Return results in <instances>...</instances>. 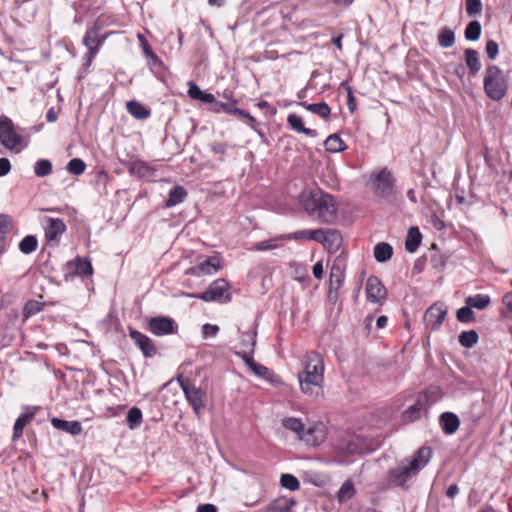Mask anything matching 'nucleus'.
Here are the masks:
<instances>
[{
	"label": "nucleus",
	"mask_w": 512,
	"mask_h": 512,
	"mask_svg": "<svg viewBox=\"0 0 512 512\" xmlns=\"http://www.w3.org/2000/svg\"><path fill=\"white\" fill-rule=\"evenodd\" d=\"M324 362L322 356L314 351L306 353L303 371L298 374L301 391L312 399L323 396Z\"/></svg>",
	"instance_id": "1"
},
{
	"label": "nucleus",
	"mask_w": 512,
	"mask_h": 512,
	"mask_svg": "<svg viewBox=\"0 0 512 512\" xmlns=\"http://www.w3.org/2000/svg\"><path fill=\"white\" fill-rule=\"evenodd\" d=\"M432 450L430 447H420L407 463L401 462L387 474V487H403L407 481L415 477L430 461Z\"/></svg>",
	"instance_id": "2"
},
{
	"label": "nucleus",
	"mask_w": 512,
	"mask_h": 512,
	"mask_svg": "<svg viewBox=\"0 0 512 512\" xmlns=\"http://www.w3.org/2000/svg\"><path fill=\"white\" fill-rule=\"evenodd\" d=\"M300 202L310 216L323 223H332L336 219L337 208L333 196L320 189L303 192Z\"/></svg>",
	"instance_id": "3"
},
{
	"label": "nucleus",
	"mask_w": 512,
	"mask_h": 512,
	"mask_svg": "<svg viewBox=\"0 0 512 512\" xmlns=\"http://www.w3.org/2000/svg\"><path fill=\"white\" fill-rule=\"evenodd\" d=\"M483 87L486 95L494 101H500L506 95L507 83L498 66L490 65L487 67Z\"/></svg>",
	"instance_id": "4"
},
{
	"label": "nucleus",
	"mask_w": 512,
	"mask_h": 512,
	"mask_svg": "<svg viewBox=\"0 0 512 512\" xmlns=\"http://www.w3.org/2000/svg\"><path fill=\"white\" fill-rule=\"evenodd\" d=\"M437 393L438 391L436 389H428L420 393L417 396L415 403L409 406L402 413L403 422L410 423L418 420L422 413H426L428 409L436 402Z\"/></svg>",
	"instance_id": "5"
},
{
	"label": "nucleus",
	"mask_w": 512,
	"mask_h": 512,
	"mask_svg": "<svg viewBox=\"0 0 512 512\" xmlns=\"http://www.w3.org/2000/svg\"><path fill=\"white\" fill-rule=\"evenodd\" d=\"M229 289L228 282L223 279H217L211 283L206 291L200 294L189 293L186 294L190 298H198L205 302H229L231 300L230 294L227 293Z\"/></svg>",
	"instance_id": "6"
},
{
	"label": "nucleus",
	"mask_w": 512,
	"mask_h": 512,
	"mask_svg": "<svg viewBox=\"0 0 512 512\" xmlns=\"http://www.w3.org/2000/svg\"><path fill=\"white\" fill-rule=\"evenodd\" d=\"M177 381L186 397L188 403L192 406L197 417L200 416L201 410L205 407L206 392L196 387L191 381L182 376H178Z\"/></svg>",
	"instance_id": "7"
},
{
	"label": "nucleus",
	"mask_w": 512,
	"mask_h": 512,
	"mask_svg": "<svg viewBox=\"0 0 512 512\" xmlns=\"http://www.w3.org/2000/svg\"><path fill=\"white\" fill-rule=\"evenodd\" d=\"M371 183L375 196L380 198H389L393 194L395 178L391 171L382 168L380 171L371 175Z\"/></svg>",
	"instance_id": "8"
},
{
	"label": "nucleus",
	"mask_w": 512,
	"mask_h": 512,
	"mask_svg": "<svg viewBox=\"0 0 512 512\" xmlns=\"http://www.w3.org/2000/svg\"><path fill=\"white\" fill-rule=\"evenodd\" d=\"M0 142L10 150L16 149L23 142V137L16 133L13 122L7 117L0 120Z\"/></svg>",
	"instance_id": "9"
},
{
	"label": "nucleus",
	"mask_w": 512,
	"mask_h": 512,
	"mask_svg": "<svg viewBox=\"0 0 512 512\" xmlns=\"http://www.w3.org/2000/svg\"><path fill=\"white\" fill-rule=\"evenodd\" d=\"M366 297L369 302L382 305L387 297V291L381 280L370 276L366 282Z\"/></svg>",
	"instance_id": "10"
},
{
	"label": "nucleus",
	"mask_w": 512,
	"mask_h": 512,
	"mask_svg": "<svg viewBox=\"0 0 512 512\" xmlns=\"http://www.w3.org/2000/svg\"><path fill=\"white\" fill-rule=\"evenodd\" d=\"M222 268L221 261L218 256L207 257L204 261L198 262L195 266L186 270L187 275L202 276L212 275Z\"/></svg>",
	"instance_id": "11"
},
{
	"label": "nucleus",
	"mask_w": 512,
	"mask_h": 512,
	"mask_svg": "<svg viewBox=\"0 0 512 512\" xmlns=\"http://www.w3.org/2000/svg\"><path fill=\"white\" fill-rule=\"evenodd\" d=\"M105 25V16L101 15L97 18L94 25L87 30L83 43L88 49V60L89 62L96 56L98 53V47L96 45L97 36L102 28Z\"/></svg>",
	"instance_id": "12"
},
{
	"label": "nucleus",
	"mask_w": 512,
	"mask_h": 512,
	"mask_svg": "<svg viewBox=\"0 0 512 512\" xmlns=\"http://www.w3.org/2000/svg\"><path fill=\"white\" fill-rule=\"evenodd\" d=\"M447 315V308L443 303H435L431 305L424 314L425 325L438 329Z\"/></svg>",
	"instance_id": "13"
},
{
	"label": "nucleus",
	"mask_w": 512,
	"mask_h": 512,
	"mask_svg": "<svg viewBox=\"0 0 512 512\" xmlns=\"http://www.w3.org/2000/svg\"><path fill=\"white\" fill-rule=\"evenodd\" d=\"M148 325L154 335L163 336L174 332L175 321L166 316H156L149 320Z\"/></svg>",
	"instance_id": "14"
},
{
	"label": "nucleus",
	"mask_w": 512,
	"mask_h": 512,
	"mask_svg": "<svg viewBox=\"0 0 512 512\" xmlns=\"http://www.w3.org/2000/svg\"><path fill=\"white\" fill-rule=\"evenodd\" d=\"M316 242L321 243L329 252H336L342 244V236L335 229H320Z\"/></svg>",
	"instance_id": "15"
},
{
	"label": "nucleus",
	"mask_w": 512,
	"mask_h": 512,
	"mask_svg": "<svg viewBox=\"0 0 512 512\" xmlns=\"http://www.w3.org/2000/svg\"><path fill=\"white\" fill-rule=\"evenodd\" d=\"M129 336L135 345L141 350L144 357L151 358L155 355L156 350L152 340L136 329H129Z\"/></svg>",
	"instance_id": "16"
},
{
	"label": "nucleus",
	"mask_w": 512,
	"mask_h": 512,
	"mask_svg": "<svg viewBox=\"0 0 512 512\" xmlns=\"http://www.w3.org/2000/svg\"><path fill=\"white\" fill-rule=\"evenodd\" d=\"M326 438V431L323 424H317L304 430L303 434L300 435V439L305 441L308 445L318 446L324 442Z\"/></svg>",
	"instance_id": "17"
},
{
	"label": "nucleus",
	"mask_w": 512,
	"mask_h": 512,
	"mask_svg": "<svg viewBox=\"0 0 512 512\" xmlns=\"http://www.w3.org/2000/svg\"><path fill=\"white\" fill-rule=\"evenodd\" d=\"M66 231V225L60 218H48L45 227V238L48 243H57L59 237Z\"/></svg>",
	"instance_id": "18"
},
{
	"label": "nucleus",
	"mask_w": 512,
	"mask_h": 512,
	"mask_svg": "<svg viewBox=\"0 0 512 512\" xmlns=\"http://www.w3.org/2000/svg\"><path fill=\"white\" fill-rule=\"evenodd\" d=\"M439 422L443 432L447 435L454 434L460 425L458 416L453 412H444L440 415Z\"/></svg>",
	"instance_id": "19"
},
{
	"label": "nucleus",
	"mask_w": 512,
	"mask_h": 512,
	"mask_svg": "<svg viewBox=\"0 0 512 512\" xmlns=\"http://www.w3.org/2000/svg\"><path fill=\"white\" fill-rule=\"evenodd\" d=\"M361 439L359 437H350L348 439L341 440L336 449L342 454H355L362 452Z\"/></svg>",
	"instance_id": "20"
},
{
	"label": "nucleus",
	"mask_w": 512,
	"mask_h": 512,
	"mask_svg": "<svg viewBox=\"0 0 512 512\" xmlns=\"http://www.w3.org/2000/svg\"><path fill=\"white\" fill-rule=\"evenodd\" d=\"M51 424L54 428L65 431L71 435H79L82 432L81 423L78 421H66L59 418H52Z\"/></svg>",
	"instance_id": "21"
},
{
	"label": "nucleus",
	"mask_w": 512,
	"mask_h": 512,
	"mask_svg": "<svg viewBox=\"0 0 512 512\" xmlns=\"http://www.w3.org/2000/svg\"><path fill=\"white\" fill-rule=\"evenodd\" d=\"M34 418V413H23L15 421L13 427L12 441L16 442L23 435V430L27 424H29Z\"/></svg>",
	"instance_id": "22"
},
{
	"label": "nucleus",
	"mask_w": 512,
	"mask_h": 512,
	"mask_svg": "<svg viewBox=\"0 0 512 512\" xmlns=\"http://www.w3.org/2000/svg\"><path fill=\"white\" fill-rule=\"evenodd\" d=\"M128 171L131 175H135L140 178L150 177L153 174V169L149 165L141 160L131 161L128 164Z\"/></svg>",
	"instance_id": "23"
},
{
	"label": "nucleus",
	"mask_w": 512,
	"mask_h": 512,
	"mask_svg": "<svg viewBox=\"0 0 512 512\" xmlns=\"http://www.w3.org/2000/svg\"><path fill=\"white\" fill-rule=\"evenodd\" d=\"M187 191L182 186H174L168 194L165 206L168 208L174 207L185 201L187 198Z\"/></svg>",
	"instance_id": "24"
},
{
	"label": "nucleus",
	"mask_w": 512,
	"mask_h": 512,
	"mask_svg": "<svg viewBox=\"0 0 512 512\" xmlns=\"http://www.w3.org/2000/svg\"><path fill=\"white\" fill-rule=\"evenodd\" d=\"M287 122L291 126V128L299 133H303L309 137H316L317 132L313 129L306 128L303 125L302 118L296 114H289L287 117Z\"/></svg>",
	"instance_id": "25"
},
{
	"label": "nucleus",
	"mask_w": 512,
	"mask_h": 512,
	"mask_svg": "<svg viewBox=\"0 0 512 512\" xmlns=\"http://www.w3.org/2000/svg\"><path fill=\"white\" fill-rule=\"evenodd\" d=\"M421 233L417 227H410L405 241V248L408 252L414 253L421 243Z\"/></svg>",
	"instance_id": "26"
},
{
	"label": "nucleus",
	"mask_w": 512,
	"mask_h": 512,
	"mask_svg": "<svg viewBox=\"0 0 512 512\" xmlns=\"http://www.w3.org/2000/svg\"><path fill=\"white\" fill-rule=\"evenodd\" d=\"M321 230H299L288 235H282L281 239L285 240H318V236L320 235Z\"/></svg>",
	"instance_id": "27"
},
{
	"label": "nucleus",
	"mask_w": 512,
	"mask_h": 512,
	"mask_svg": "<svg viewBox=\"0 0 512 512\" xmlns=\"http://www.w3.org/2000/svg\"><path fill=\"white\" fill-rule=\"evenodd\" d=\"M393 248L390 244L380 242L374 247V257L378 262H386L392 257Z\"/></svg>",
	"instance_id": "28"
},
{
	"label": "nucleus",
	"mask_w": 512,
	"mask_h": 512,
	"mask_svg": "<svg viewBox=\"0 0 512 512\" xmlns=\"http://www.w3.org/2000/svg\"><path fill=\"white\" fill-rule=\"evenodd\" d=\"M126 107L128 112L136 119L143 120L150 116L149 110L137 101L132 100L127 102Z\"/></svg>",
	"instance_id": "29"
},
{
	"label": "nucleus",
	"mask_w": 512,
	"mask_h": 512,
	"mask_svg": "<svg viewBox=\"0 0 512 512\" xmlns=\"http://www.w3.org/2000/svg\"><path fill=\"white\" fill-rule=\"evenodd\" d=\"M324 146L326 151L331 153L342 152L343 150L346 149L345 143L337 134H332L328 136L324 142Z\"/></svg>",
	"instance_id": "30"
},
{
	"label": "nucleus",
	"mask_w": 512,
	"mask_h": 512,
	"mask_svg": "<svg viewBox=\"0 0 512 512\" xmlns=\"http://www.w3.org/2000/svg\"><path fill=\"white\" fill-rule=\"evenodd\" d=\"M465 61L467 66L470 69V73L472 75H475L479 72L481 68L480 60H479V54L474 49H466L465 50Z\"/></svg>",
	"instance_id": "31"
},
{
	"label": "nucleus",
	"mask_w": 512,
	"mask_h": 512,
	"mask_svg": "<svg viewBox=\"0 0 512 512\" xmlns=\"http://www.w3.org/2000/svg\"><path fill=\"white\" fill-rule=\"evenodd\" d=\"M465 303L472 308L483 310L489 306L491 298L488 295L476 294L474 296L467 297Z\"/></svg>",
	"instance_id": "32"
},
{
	"label": "nucleus",
	"mask_w": 512,
	"mask_h": 512,
	"mask_svg": "<svg viewBox=\"0 0 512 512\" xmlns=\"http://www.w3.org/2000/svg\"><path fill=\"white\" fill-rule=\"evenodd\" d=\"M308 111L317 114L321 118L327 119L330 116L331 109L325 102L307 104L306 102L300 103Z\"/></svg>",
	"instance_id": "33"
},
{
	"label": "nucleus",
	"mask_w": 512,
	"mask_h": 512,
	"mask_svg": "<svg viewBox=\"0 0 512 512\" xmlns=\"http://www.w3.org/2000/svg\"><path fill=\"white\" fill-rule=\"evenodd\" d=\"M282 425L286 429L296 433L299 437L304 432V424L299 418L287 417L282 420Z\"/></svg>",
	"instance_id": "34"
},
{
	"label": "nucleus",
	"mask_w": 512,
	"mask_h": 512,
	"mask_svg": "<svg viewBox=\"0 0 512 512\" xmlns=\"http://www.w3.org/2000/svg\"><path fill=\"white\" fill-rule=\"evenodd\" d=\"M479 336L475 330L463 331L459 335V343L465 348H472L478 342Z\"/></svg>",
	"instance_id": "35"
},
{
	"label": "nucleus",
	"mask_w": 512,
	"mask_h": 512,
	"mask_svg": "<svg viewBox=\"0 0 512 512\" xmlns=\"http://www.w3.org/2000/svg\"><path fill=\"white\" fill-rule=\"evenodd\" d=\"M438 43L442 48L452 47L455 43V34L449 28H443L438 35Z\"/></svg>",
	"instance_id": "36"
},
{
	"label": "nucleus",
	"mask_w": 512,
	"mask_h": 512,
	"mask_svg": "<svg viewBox=\"0 0 512 512\" xmlns=\"http://www.w3.org/2000/svg\"><path fill=\"white\" fill-rule=\"evenodd\" d=\"M481 24L477 20L470 21L466 26L464 35L468 41H476L481 35Z\"/></svg>",
	"instance_id": "37"
},
{
	"label": "nucleus",
	"mask_w": 512,
	"mask_h": 512,
	"mask_svg": "<svg viewBox=\"0 0 512 512\" xmlns=\"http://www.w3.org/2000/svg\"><path fill=\"white\" fill-rule=\"evenodd\" d=\"M38 241L33 235L25 236L19 243V249L24 254H30L37 249Z\"/></svg>",
	"instance_id": "38"
},
{
	"label": "nucleus",
	"mask_w": 512,
	"mask_h": 512,
	"mask_svg": "<svg viewBox=\"0 0 512 512\" xmlns=\"http://www.w3.org/2000/svg\"><path fill=\"white\" fill-rule=\"evenodd\" d=\"M127 423L130 429H136L142 423V411L138 407H132L127 413Z\"/></svg>",
	"instance_id": "39"
},
{
	"label": "nucleus",
	"mask_w": 512,
	"mask_h": 512,
	"mask_svg": "<svg viewBox=\"0 0 512 512\" xmlns=\"http://www.w3.org/2000/svg\"><path fill=\"white\" fill-rule=\"evenodd\" d=\"M256 335L257 332L255 330L242 335L241 346L243 348V352L253 353L256 345Z\"/></svg>",
	"instance_id": "40"
},
{
	"label": "nucleus",
	"mask_w": 512,
	"mask_h": 512,
	"mask_svg": "<svg viewBox=\"0 0 512 512\" xmlns=\"http://www.w3.org/2000/svg\"><path fill=\"white\" fill-rule=\"evenodd\" d=\"M52 172V163L47 159H40L34 165V173L38 177H45Z\"/></svg>",
	"instance_id": "41"
},
{
	"label": "nucleus",
	"mask_w": 512,
	"mask_h": 512,
	"mask_svg": "<svg viewBox=\"0 0 512 512\" xmlns=\"http://www.w3.org/2000/svg\"><path fill=\"white\" fill-rule=\"evenodd\" d=\"M456 318L461 323H470L475 321V313L472 310V307L466 306L460 308L456 312Z\"/></svg>",
	"instance_id": "42"
},
{
	"label": "nucleus",
	"mask_w": 512,
	"mask_h": 512,
	"mask_svg": "<svg viewBox=\"0 0 512 512\" xmlns=\"http://www.w3.org/2000/svg\"><path fill=\"white\" fill-rule=\"evenodd\" d=\"M283 240L284 239H281V236H279V237H276V238H273V239H268V240H263V241L257 242L254 245V250H256V251H266V250L276 249V248H278L280 246L279 242L283 241Z\"/></svg>",
	"instance_id": "43"
},
{
	"label": "nucleus",
	"mask_w": 512,
	"mask_h": 512,
	"mask_svg": "<svg viewBox=\"0 0 512 512\" xmlns=\"http://www.w3.org/2000/svg\"><path fill=\"white\" fill-rule=\"evenodd\" d=\"M280 483L282 487L290 491H296L300 487L299 480L292 474H282L280 478Z\"/></svg>",
	"instance_id": "44"
},
{
	"label": "nucleus",
	"mask_w": 512,
	"mask_h": 512,
	"mask_svg": "<svg viewBox=\"0 0 512 512\" xmlns=\"http://www.w3.org/2000/svg\"><path fill=\"white\" fill-rule=\"evenodd\" d=\"M252 371L257 376L266 379L270 382H274L275 374L266 366L259 363L253 364Z\"/></svg>",
	"instance_id": "45"
},
{
	"label": "nucleus",
	"mask_w": 512,
	"mask_h": 512,
	"mask_svg": "<svg viewBox=\"0 0 512 512\" xmlns=\"http://www.w3.org/2000/svg\"><path fill=\"white\" fill-rule=\"evenodd\" d=\"M86 169L85 162L80 158H73L67 164V170L73 175H80Z\"/></svg>",
	"instance_id": "46"
},
{
	"label": "nucleus",
	"mask_w": 512,
	"mask_h": 512,
	"mask_svg": "<svg viewBox=\"0 0 512 512\" xmlns=\"http://www.w3.org/2000/svg\"><path fill=\"white\" fill-rule=\"evenodd\" d=\"M75 272L81 276H89L93 273V268L89 261L77 258L75 264Z\"/></svg>",
	"instance_id": "47"
},
{
	"label": "nucleus",
	"mask_w": 512,
	"mask_h": 512,
	"mask_svg": "<svg viewBox=\"0 0 512 512\" xmlns=\"http://www.w3.org/2000/svg\"><path fill=\"white\" fill-rule=\"evenodd\" d=\"M354 495V487L351 482H345L338 491V500L345 502L351 499Z\"/></svg>",
	"instance_id": "48"
},
{
	"label": "nucleus",
	"mask_w": 512,
	"mask_h": 512,
	"mask_svg": "<svg viewBox=\"0 0 512 512\" xmlns=\"http://www.w3.org/2000/svg\"><path fill=\"white\" fill-rule=\"evenodd\" d=\"M330 289H339L342 283L341 279V269L339 267L333 266L330 272V281H329Z\"/></svg>",
	"instance_id": "49"
},
{
	"label": "nucleus",
	"mask_w": 512,
	"mask_h": 512,
	"mask_svg": "<svg viewBox=\"0 0 512 512\" xmlns=\"http://www.w3.org/2000/svg\"><path fill=\"white\" fill-rule=\"evenodd\" d=\"M235 105H236L235 100L231 101V102L216 101L211 110L215 113L225 112L227 114H232L233 108H235Z\"/></svg>",
	"instance_id": "50"
},
{
	"label": "nucleus",
	"mask_w": 512,
	"mask_h": 512,
	"mask_svg": "<svg viewBox=\"0 0 512 512\" xmlns=\"http://www.w3.org/2000/svg\"><path fill=\"white\" fill-rule=\"evenodd\" d=\"M482 11L481 0H466V12L469 16H475Z\"/></svg>",
	"instance_id": "51"
},
{
	"label": "nucleus",
	"mask_w": 512,
	"mask_h": 512,
	"mask_svg": "<svg viewBox=\"0 0 512 512\" xmlns=\"http://www.w3.org/2000/svg\"><path fill=\"white\" fill-rule=\"evenodd\" d=\"M13 228V222L10 216L0 214V233H9Z\"/></svg>",
	"instance_id": "52"
},
{
	"label": "nucleus",
	"mask_w": 512,
	"mask_h": 512,
	"mask_svg": "<svg viewBox=\"0 0 512 512\" xmlns=\"http://www.w3.org/2000/svg\"><path fill=\"white\" fill-rule=\"evenodd\" d=\"M499 52L498 44L494 40H488L486 43V53L489 59L493 60Z\"/></svg>",
	"instance_id": "53"
},
{
	"label": "nucleus",
	"mask_w": 512,
	"mask_h": 512,
	"mask_svg": "<svg viewBox=\"0 0 512 512\" xmlns=\"http://www.w3.org/2000/svg\"><path fill=\"white\" fill-rule=\"evenodd\" d=\"M203 92L201 88L195 84L194 82H189V89H188V95L190 98L194 100H199L203 96Z\"/></svg>",
	"instance_id": "54"
},
{
	"label": "nucleus",
	"mask_w": 512,
	"mask_h": 512,
	"mask_svg": "<svg viewBox=\"0 0 512 512\" xmlns=\"http://www.w3.org/2000/svg\"><path fill=\"white\" fill-rule=\"evenodd\" d=\"M219 331V327L217 325L212 324H204L203 325V336L206 337H213L215 336Z\"/></svg>",
	"instance_id": "55"
},
{
	"label": "nucleus",
	"mask_w": 512,
	"mask_h": 512,
	"mask_svg": "<svg viewBox=\"0 0 512 512\" xmlns=\"http://www.w3.org/2000/svg\"><path fill=\"white\" fill-rule=\"evenodd\" d=\"M10 169V161L7 158H0V177L7 175Z\"/></svg>",
	"instance_id": "56"
},
{
	"label": "nucleus",
	"mask_w": 512,
	"mask_h": 512,
	"mask_svg": "<svg viewBox=\"0 0 512 512\" xmlns=\"http://www.w3.org/2000/svg\"><path fill=\"white\" fill-rule=\"evenodd\" d=\"M232 114H235L239 117L247 118L251 123H254L256 121V119L252 115H250L245 110L237 108L236 106H235V108H233Z\"/></svg>",
	"instance_id": "57"
},
{
	"label": "nucleus",
	"mask_w": 512,
	"mask_h": 512,
	"mask_svg": "<svg viewBox=\"0 0 512 512\" xmlns=\"http://www.w3.org/2000/svg\"><path fill=\"white\" fill-rule=\"evenodd\" d=\"M502 304L510 313H512V292H507L504 294L502 297Z\"/></svg>",
	"instance_id": "58"
},
{
	"label": "nucleus",
	"mask_w": 512,
	"mask_h": 512,
	"mask_svg": "<svg viewBox=\"0 0 512 512\" xmlns=\"http://www.w3.org/2000/svg\"><path fill=\"white\" fill-rule=\"evenodd\" d=\"M312 272L315 278L321 279L323 276V265L321 262H317L314 264L312 268Z\"/></svg>",
	"instance_id": "59"
},
{
	"label": "nucleus",
	"mask_w": 512,
	"mask_h": 512,
	"mask_svg": "<svg viewBox=\"0 0 512 512\" xmlns=\"http://www.w3.org/2000/svg\"><path fill=\"white\" fill-rule=\"evenodd\" d=\"M40 309L38 307V303H29L25 306L24 314L25 316H29L32 313L38 312Z\"/></svg>",
	"instance_id": "60"
},
{
	"label": "nucleus",
	"mask_w": 512,
	"mask_h": 512,
	"mask_svg": "<svg viewBox=\"0 0 512 512\" xmlns=\"http://www.w3.org/2000/svg\"><path fill=\"white\" fill-rule=\"evenodd\" d=\"M46 119L50 123L55 122L58 119V111L54 107H51L46 114Z\"/></svg>",
	"instance_id": "61"
},
{
	"label": "nucleus",
	"mask_w": 512,
	"mask_h": 512,
	"mask_svg": "<svg viewBox=\"0 0 512 512\" xmlns=\"http://www.w3.org/2000/svg\"><path fill=\"white\" fill-rule=\"evenodd\" d=\"M289 507L288 506H280L277 504H271L267 508V512H288Z\"/></svg>",
	"instance_id": "62"
},
{
	"label": "nucleus",
	"mask_w": 512,
	"mask_h": 512,
	"mask_svg": "<svg viewBox=\"0 0 512 512\" xmlns=\"http://www.w3.org/2000/svg\"><path fill=\"white\" fill-rule=\"evenodd\" d=\"M197 512H217V509L213 504H202L198 506Z\"/></svg>",
	"instance_id": "63"
},
{
	"label": "nucleus",
	"mask_w": 512,
	"mask_h": 512,
	"mask_svg": "<svg viewBox=\"0 0 512 512\" xmlns=\"http://www.w3.org/2000/svg\"><path fill=\"white\" fill-rule=\"evenodd\" d=\"M459 493V487L456 484L450 485L446 490V495L449 498L455 497Z\"/></svg>",
	"instance_id": "64"
}]
</instances>
